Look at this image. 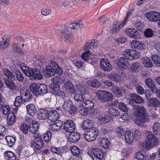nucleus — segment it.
Wrapping results in <instances>:
<instances>
[{
    "mask_svg": "<svg viewBox=\"0 0 160 160\" xmlns=\"http://www.w3.org/2000/svg\"><path fill=\"white\" fill-rule=\"evenodd\" d=\"M124 25L123 22H122L118 24V21H115L113 26L111 30V33H116L119 31L120 29L123 27Z\"/></svg>",
    "mask_w": 160,
    "mask_h": 160,
    "instance_id": "obj_24",
    "label": "nucleus"
},
{
    "mask_svg": "<svg viewBox=\"0 0 160 160\" xmlns=\"http://www.w3.org/2000/svg\"><path fill=\"white\" fill-rule=\"evenodd\" d=\"M108 112L110 114L114 116H118L120 115V112L119 111L113 108H108Z\"/></svg>",
    "mask_w": 160,
    "mask_h": 160,
    "instance_id": "obj_48",
    "label": "nucleus"
},
{
    "mask_svg": "<svg viewBox=\"0 0 160 160\" xmlns=\"http://www.w3.org/2000/svg\"><path fill=\"white\" fill-rule=\"evenodd\" d=\"M8 37V36H4L0 40V49L1 50H4L8 47L9 41Z\"/></svg>",
    "mask_w": 160,
    "mask_h": 160,
    "instance_id": "obj_22",
    "label": "nucleus"
},
{
    "mask_svg": "<svg viewBox=\"0 0 160 160\" xmlns=\"http://www.w3.org/2000/svg\"><path fill=\"white\" fill-rule=\"evenodd\" d=\"M8 145L11 147L15 143L16 140V137L14 136H8L5 137Z\"/></svg>",
    "mask_w": 160,
    "mask_h": 160,
    "instance_id": "obj_30",
    "label": "nucleus"
},
{
    "mask_svg": "<svg viewBox=\"0 0 160 160\" xmlns=\"http://www.w3.org/2000/svg\"><path fill=\"white\" fill-rule=\"evenodd\" d=\"M100 142L105 148L106 149L108 148L109 146V142L106 138H102Z\"/></svg>",
    "mask_w": 160,
    "mask_h": 160,
    "instance_id": "obj_58",
    "label": "nucleus"
},
{
    "mask_svg": "<svg viewBox=\"0 0 160 160\" xmlns=\"http://www.w3.org/2000/svg\"><path fill=\"white\" fill-rule=\"evenodd\" d=\"M13 80V79H8L6 78L4 79V82L6 88L11 90L15 89L17 87Z\"/></svg>",
    "mask_w": 160,
    "mask_h": 160,
    "instance_id": "obj_18",
    "label": "nucleus"
},
{
    "mask_svg": "<svg viewBox=\"0 0 160 160\" xmlns=\"http://www.w3.org/2000/svg\"><path fill=\"white\" fill-rule=\"evenodd\" d=\"M59 117V114L55 110H50L48 113V118L51 122H54L58 120L57 119Z\"/></svg>",
    "mask_w": 160,
    "mask_h": 160,
    "instance_id": "obj_20",
    "label": "nucleus"
},
{
    "mask_svg": "<svg viewBox=\"0 0 160 160\" xmlns=\"http://www.w3.org/2000/svg\"><path fill=\"white\" fill-rule=\"evenodd\" d=\"M23 98L21 96H17L15 98L14 104L16 106H20L23 101Z\"/></svg>",
    "mask_w": 160,
    "mask_h": 160,
    "instance_id": "obj_59",
    "label": "nucleus"
},
{
    "mask_svg": "<svg viewBox=\"0 0 160 160\" xmlns=\"http://www.w3.org/2000/svg\"><path fill=\"white\" fill-rule=\"evenodd\" d=\"M77 88L79 91L83 94H87L88 93V89L85 85L84 86L78 87Z\"/></svg>",
    "mask_w": 160,
    "mask_h": 160,
    "instance_id": "obj_54",
    "label": "nucleus"
},
{
    "mask_svg": "<svg viewBox=\"0 0 160 160\" xmlns=\"http://www.w3.org/2000/svg\"><path fill=\"white\" fill-rule=\"evenodd\" d=\"M146 85L151 88V91L152 90L155 91V88L156 89V86L154 82L150 78H148L145 80Z\"/></svg>",
    "mask_w": 160,
    "mask_h": 160,
    "instance_id": "obj_37",
    "label": "nucleus"
},
{
    "mask_svg": "<svg viewBox=\"0 0 160 160\" xmlns=\"http://www.w3.org/2000/svg\"><path fill=\"white\" fill-rule=\"evenodd\" d=\"M118 66L120 69H127L129 66L128 59L123 57L120 58L118 60Z\"/></svg>",
    "mask_w": 160,
    "mask_h": 160,
    "instance_id": "obj_12",
    "label": "nucleus"
},
{
    "mask_svg": "<svg viewBox=\"0 0 160 160\" xmlns=\"http://www.w3.org/2000/svg\"><path fill=\"white\" fill-rule=\"evenodd\" d=\"M144 34L146 38H152L154 36L153 32L150 28H147L144 32Z\"/></svg>",
    "mask_w": 160,
    "mask_h": 160,
    "instance_id": "obj_50",
    "label": "nucleus"
},
{
    "mask_svg": "<svg viewBox=\"0 0 160 160\" xmlns=\"http://www.w3.org/2000/svg\"><path fill=\"white\" fill-rule=\"evenodd\" d=\"M141 67V65L139 63L135 62L131 64L130 69L132 72H136L139 71Z\"/></svg>",
    "mask_w": 160,
    "mask_h": 160,
    "instance_id": "obj_35",
    "label": "nucleus"
},
{
    "mask_svg": "<svg viewBox=\"0 0 160 160\" xmlns=\"http://www.w3.org/2000/svg\"><path fill=\"white\" fill-rule=\"evenodd\" d=\"M13 51L14 53L22 54L23 53L22 50L20 48L18 44L14 43L12 46Z\"/></svg>",
    "mask_w": 160,
    "mask_h": 160,
    "instance_id": "obj_47",
    "label": "nucleus"
},
{
    "mask_svg": "<svg viewBox=\"0 0 160 160\" xmlns=\"http://www.w3.org/2000/svg\"><path fill=\"white\" fill-rule=\"evenodd\" d=\"M141 62L144 66L147 67H151L153 65L150 59L147 57L142 58Z\"/></svg>",
    "mask_w": 160,
    "mask_h": 160,
    "instance_id": "obj_40",
    "label": "nucleus"
},
{
    "mask_svg": "<svg viewBox=\"0 0 160 160\" xmlns=\"http://www.w3.org/2000/svg\"><path fill=\"white\" fill-rule=\"evenodd\" d=\"M108 78L113 81L117 82H119L121 79V76L115 72H112L108 75Z\"/></svg>",
    "mask_w": 160,
    "mask_h": 160,
    "instance_id": "obj_33",
    "label": "nucleus"
},
{
    "mask_svg": "<svg viewBox=\"0 0 160 160\" xmlns=\"http://www.w3.org/2000/svg\"><path fill=\"white\" fill-rule=\"evenodd\" d=\"M25 69L23 72L27 76L29 77L30 79L34 80L35 79L40 80L43 78V77L42 73L39 69L37 68H31L25 67Z\"/></svg>",
    "mask_w": 160,
    "mask_h": 160,
    "instance_id": "obj_2",
    "label": "nucleus"
},
{
    "mask_svg": "<svg viewBox=\"0 0 160 160\" xmlns=\"http://www.w3.org/2000/svg\"><path fill=\"white\" fill-rule=\"evenodd\" d=\"M127 35L131 38L136 39L139 35L138 31L133 28H129L126 30L125 31Z\"/></svg>",
    "mask_w": 160,
    "mask_h": 160,
    "instance_id": "obj_16",
    "label": "nucleus"
},
{
    "mask_svg": "<svg viewBox=\"0 0 160 160\" xmlns=\"http://www.w3.org/2000/svg\"><path fill=\"white\" fill-rule=\"evenodd\" d=\"M28 127L26 123H22L21 125L20 130L22 132L25 134H27L29 130Z\"/></svg>",
    "mask_w": 160,
    "mask_h": 160,
    "instance_id": "obj_57",
    "label": "nucleus"
},
{
    "mask_svg": "<svg viewBox=\"0 0 160 160\" xmlns=\"http://www.w3.org/2000/svg\"><path fill=\"white\" fill-rule=\"evenodd\" d=\"M3 73L7 78L8 79H13L15 80V77L14 75L13 72L12 73L11 71L7 68H3L2 69Z\"/></svg>",
    "mask_w": 160,
    "mask_h": 160,
    "instance_id": "obj_32",
    "label": "nucleus"
},
{
    "mask_svg": "<svg viewBox=\"0 0 160 160\" xmlns=\"http://www.w3.org/2000/svg\"><path fill=\"white\" fill-rule=\"evenodd\" d=\"M74 82L76 83V86L77 87L78 86H84L85 84V82L83 81V80L80 77L78 76L75 77L74 78Z\"/></svg>",
    "mask_w": 160,
    "mask_h": 160,
    "instance_id": "obj_46",
    "label": "nucleus"
},
{
    "mask_svg": "<svg viewBox=\"0 0 160 160\" xmlns=\"http://www.w3.org/2000/svg\"><path fill=\"white\" fill-rule=\"evenodd\" d=\"M63 87L66 89H68L71 94H74L76 92L73 84L69 81L65 82Z\"/></svg>",
    "mask_w": 160,
    "mask_h": 160,
    "instance_id": "obj_23",
    "label": "nucleus"
},
{
    "mask_svg": "<svg viewBox=\"0 0 160 160\" xmlns=\"http://www.w3.org/2000/svg\"><path fill=\"white\" fill-rule=\"evenodd\" d=\"M54 122L53 123L50 125V129L54 131H58L60 130L63 124V122L58 120Z\"/></svg>",
    "mask_w": 160,
    "mask_h": 160,
    "instance_id": "obj_17",
    "label": "nucleus"
},
{
    "mask_svg": "<svg viewBox=\"0 0 160 160\" xmlns=\"http://www.w3.org/2000/svg\"><path fill=\"white\" fill-rule=\"evenodd\" d=\"M160 124L159 122H156L154 123L152 126L153 132L156 135H158V133Z\"/></svg>",
    "mask_w": 160,
    "mask_h": 160,
    "instance_id": "obj_56",
    "label": "nucleus"
},
{
    "mask_svg": "<svg viewBox=\"0 0 160 160\" xmlns=\"http://www.w3.org/2000/svg\"><path fill=\"white\" fill-rule=\"evenodd\" d=\"M118 108L119 110L123 112H127L128 111L127 105L122 102L119 103Z\"/></svg>",
    "mask_w": 160,
    "mask_h": 160,
    "instance_id": "obj_52",
    "label": "nucleus"
},
{
    "mask_svg": "<svg viewBox=\"0 0 160 160\" xmlns=\"http://www.w3.org/2000/svg\"><path fill=\"white\" fill-rule=\"evenodd\" d=\"M14 75H15V79L20 82H23L24 80V77L23 74L19 70H16L13 71Z\"/></svg>",
    "mask_w": 160,
    "mask_h": 160,
    "instance_id": "obj_36",
    "label": "nucleus"
},
{
    "mask_svg": "<svg viewBox=\"0 0 160 160\" xmlns=\"http://www.w3.org/2000/svg\"><path fill=\"white\" fill-rule=\"evenodd\" d=\"M93 122L91 120L87 119L84 121L82 127L84 129H88V130L92 128Z\"/></svg>",
    "mask_w": 160,
    "mask_h": 160,
    "instance_id": "obj_38",
    "label": "nucleus"
},
{
    "mask_svg": "<svg viewBox=\"0 0 160 160\" xmlns=\"http://www.w3.org/2000/svg\"><path fill=\"white\" fill-rule=\"evenodd\" d=\"M29 127L30 131L34 134V136L35 134H38L37 132L39 128V125L38 122L32 121V123L30 124Z\"/></svg>",
    "mask_w": 160,
    "mask_h": 160,
    "instance_id": "obj_13",
    "label": "nucleus"
},
{
    "mask_svg": "<svg viewBox=\"0 0 160 160\" xmlns=\"http://www.w3.org/2000/svg\"><path fill=\"white\" fill-rule=\"evenodd\" d=\"M135 88L137 92L140 95L142 94L144 92V90L143 88L139 84L135 85Z\"/></svg>",
    "mask_w": 160,
    "mask_h": 160,
    "instance_id": "obj_63",
    "label": "nucleus"
},
{
    "mask_svg": "<svg viewBox=\"0 0 160 160\" xmlns=\"http://www.w3.org/2000/svg\"><path fill=\"white\" fill-rule=\"evenodd\" d=\"M152 59L156 66H159L160 64V57L157 55H153L152 56Z\"/></svg>",
    "mask_w": 160,
    "mask_h": 160,
    "instance_id": "obj_51",
    "label": "nucleus"
},
{
    "mask_svg": "<svg viewBox=\"0 0 160 160\" xmlns=\"http://www.w3.org/2000/svg\"><path fill=\"white\" fill-rule=\"evenodd\" d=\"M63 79L61 77L58 76L54 77L52 79V83L50 86L51 88L56 92L60 88L59 84L63 82Z\"/></svg>",
    "mask_w": 160,
    "mask_h": 160,
    "instance_id": "obj_9",
    "label": "nucleus"
},
{
    "mask_svg": "<svg viewBox=\"0 0 160 160\" xmlns=\"http://www.w3.org/2000/svg\"><path fill=\"white\" fill-rule=\"evenodd\" d=\"M101 68L105 72H109L112 69V66L110 62L106 59L102 58L100 60Z\"/></svg>",
    "mask_w": 160,
    "mask_h": 160,
    "instance_id": "obj_11",
    "label": "nucleus"
},
{
    "mask_svg": "<svg viewBox=\"0 0 160 160\" xmlns=\"http://www.w3.org/2000/svg\"><path fill=\"white\" fill-rule=\"evenodd\" d=\"M98 133V130L95 128L92 127L88 131H85L84 135L87 141L91 142L94 140L96 138Z\"/></svg>",
    "mask_w": 160,
    "mask_h": 160,
    "instance_id": "obj_4",
    "label": "nucleus"
},
{
    "mask_svg": "<svg viewBox=\"0 0 160 160\" xmlns=\"http://www.w3.org/2000/svg\"><path fill=\"white\" fill-rule=\"evenodd\" d=\"M71 151L74 155L77 157H78L80 154V149L75 146H73L72 147Z\"/></svg>",
    "mask_w": 160,
    "mask_h": 160,
    "instance_id": "obj_53",
    "label": "nucleus"
},
{
    "mask_svg": "<svg viewBox=\"0 0 160 160\" xmlns=\"http://www.w3.org/2000/svg\"><path fill=\"white\" fill-rule=\"evenodd\" d=\"M134 140L133 134L131 132L127 131L125 134V140L127 144H130L133 142Z\"/></svg>",
    "mask_w": 160,
    "mask_h": 160,
    "instance_id": "obj_28",
    "label": "nucleus"
},
{
    "mask_svg": "<svg viewBox=\"0 0 160 160\" xmlns=\"http://www.w3.org/2000/svg\"><path fill=\"white\" fill-rule=\"evenodd\" d=\"M2 105L1 107V110H2L3 114L6 115L8 114L9 111L10 110L9 106L4 103L3 100L2 101Z\"/></svg>",
    "mask_w": 160,
    "mask_h": 160,
    "instance_id": "obj_42",
    "label": "nucleus"
},
{
    "mask_svg": "<svg viewBox=\"0 0 160 160\" xmlns=\"http://www.w3.org/2000/svg\"><path fill=\"white\" fill-rule=\"evenodd\" d=\"M83 27V22L82 20H79L78 22H73L68 26V28H71L75 30H79Z\"/></svg>",
    "mask_w": 160,
    "mask_h": 160,
    "instance_id": "obj_15",
    "label": "nucleus"
},
{
    "mask_svg": "<svg viewBox=\"0 0 160 160\" xmlns=\"http://www.w3.org/2000/svg\"><path fill=\"white\" fill-rule=\"evenodd\" d=\"M160 102L156 99L151 98L150 101V105L154 107H158Z\"/></svg>",
    "mask_w": 160,
    "mask_h": 160,
    "instance_id": "obj_61",
    "label": "nucleus"
},
{
    "mask_svg": "<svg viewBox=\"0 0 160 160\" xmlns=\"http://www.w3.org/2000/svg\"><path fill=\"white\" fill-rule=\"evenodd\" d=\"M75 124L72 120H67L64 123L63 129L67 132H72L75 130Z\"/></svg>",
    "mask_w": 160,
    "mask_h": 160,
    "instance_id": "obj_10",
    "label": "nucleus"
},
{
    "mask_svg": "<svg viewBox=\"0 0 160 160\" xmlns=\"http://www.w3.org/2000/svg\"><path fill=\"white\" fill-rule=\"evenodd\" d=\"M145 141L146 147L148 148L157 146L158 143V139L156 138L152 132L149 131L148 132Z\"/></svg>",
    "mask_w": 160,
    "mask_h": 160,
    "instance_id": "obj_5",
    "label": "nucleus"
},
{
    "mask_svg": "<svg viewBox=\"0 0 160 160\" xmlns=\"http://www.w3.org/2000/svg\"><path fill=\"white\" fill-rule=\"evenodd\" d=\"M131 99L137 103H141L143 102L142 98L138 94L133 93L131 96Z\"/></svg>",
    "mask_w": 160,
    "mask_h": 160,
    "instance_id": "obj_34",
    "label": "nucleus"
},
{
    "mask_svg": "<svg viewBox=\"0 0 160 160\" xmlns=\"http://www.w3.org/2000/svg\"><path fill=\"white\" fill-rule=\"evenodd\" d=\"M5 158L7 160H18L15 154L11 151H5L4 154Z\"/></svg>",
    "mask_w": 160,
    "mask_h": 160,
    "instance_id": "obj_26",
    "label": "nucleus"
},
{
    "mask_svg": "<svg viewBox=\"0 0 160 160\" xmlns=\"http://www.w3.org/2000/svg\"><path fill=\"white\" fill-rule=\"evenodd\" d=\"M72 104V102L68 99L64 101L62 106V108L65 111L68 112Z\"/></svg>",
    "mask_w": 160,
    "mask_h": 160,
    "instance_id": "obj_39",
    "label": "nucleus"
},
{
    "mask_svg": "<svg viewBox=\"0 0 160 160\" xmlns=\"http://www.w3.org/2000/svg\"><path fill=\"white\" fill-rule=\"evenodd\" d=\"M34 140L31 143L32 147L38 150H41L43 147L44 142L41 135L39 134H35Z\"/></svg>",
    "mask_w": 160,
    "mask_h": 160,
    "instance_id": "obj_6",
    "label": "nucleus"
},
{
    "mask_svg": "<svg viewBox=\"0 0 160 160\" xmlns=\"http://www.w3.org/2000/svg\"><path fill=\"white\" fill-rule=\"evenodd\" d=\"M139 53L136 51H131V56L129 57L130 60L136 59L138 58L139 56Z\"/></svg>",
    "mask_w": 160,
    "mask_h": 160,
    "instance_id": "obj_60",
    "label": "nucleus"
},
{
    "mask_svg": "<svg viewBox=\"0 0 160 160\" xmlns=\"http://www.w3.org/2000/svg\"><path fill=\"white\" fill-rule=\"evenodd\" d=\"M21 95L25 102L30 101L32 97V95L31 92L28 90L21 92Z\"/></svg>",
    "mask_w": 160,
    "mask_h": 160,
    "instance_id": "obj_21",
    "label": "nucleus"
},
{
    "mask_svg": "<svg viewBox=\"0 0 160 160\" xmlns=\"http://www.w3.org/2000/svg\"><path fill=\"white\" fill-rule=\"evenodd\" d=\"M70 133L69 138L68 140V142L71 143H75L80 139V136L79 133L73 131Z\"/></svg>",
    "mask_w": 160,
    "mask_h": 160,
    "instance_id": "obj_14",
    "label": "nucleus"
},
{
    "mask_svg": "<svg viewBox=\"0 0 160 160\" xmlns=\"http://www.w3.org/2000/svg\"><path fill=\"white\" fill-rule=\"evenodd\" d=\"M85 96L84 95L80 93H76L74 97L75 101L77 102L82 101L84 100Z\"/></svg>",
    "mask_w": 160,
    "mask_h": 160,
    "instance_id": "obj_55",
    "label": "nucleus"
},
{
    "mask_svg": "<svg viewBox=\"0 0 160 160\" xmlns=\"http://www.w3.org/2000/svg\"><path fill=\"white\" fill-rule=\"evenodd\" d=\"M145 16L147 19L152 22H158L160 27V13L156 12H149L146 13Z\"/></svg>",
    "mask_w": 160,
    "mask_h": 160,
    "instance_id": "obj_7",
    "label": "nucleus"
},
{
    "mask_svg": "<svg viewBox=\"0 0 160 160\" xmlns=\"http://www.w3.org/2000/svg\"><path fill=\"white\" fill-rule=\"evenodd\" d=\"M48 91V89L46 85L43 84L39 85L38 94L40 95L43 94L47 93Z\"/></svg>",
    "mask_w": 160,
    "mask_h": 160,
    "instance_id": "obj_41",
    "label": "nucleus"
},
{
    "mask_svg": "<svg viewBox=\"0 0 160 160\" xmlns=\"http://www.w3.org/2000/svg\"><path fill=\"white\" fill-rule=\"evenodd\" d=\"M39 84L36 83L31 84L30 86V89L32 92L34 94L37 95L38 93Z\"/></svg>",
    "mask_w": 160,
    "mask_h": 160,
    "instance_id": "obj_43",
    "label": "nucleus"
},
{
    "mask_svg": "<svg viewBox=\"0 0 160 160\" xmlns=\"http://www.w3.org/2000/svg\"><path fill=\"white\" fill-rule=\"evenodd\" d=\"M112 92L116 95V97H119L122 94V90L117 86H113L112 89Z\"/></svg>",
    "mask_w": 160,
    "mask_h": 160,
    "instance_id": "obj_45",
    "label": "nucleus"
},
{
    "mask_svg": "<svg viewBox=\"0 0 160 160\" xmlns=\"http://www.w3.org/2000/svg\"><path fill=\"white\" fill-rule=\"evenodd\" d=\"M82 106H84L88 110H91L94 105L93 103L91 100H87L83 103Z\"/></svg>",
    "mask_w": 160,
    "mask_h": 160,
    "instance_id": "obj_44",
    "label": "nucleus"
},
{
    "mask_svg": "<svg viewBox=\"0 0 160 160\" xmlns=\"http://www.w3.org/2000/svg\"><path fill=\"white\" fill-rule=\"evenodd\" d=\"M130 45L132 48L136 50H139L142 49L144 44L142 42L134 40L132 41Z\"/></svg>",
    "mask_w": 160,
    "mask_h": 160,
    "instance_id": "obj_19",
    "label": "nucleus"
},
{
    "mask_svg": "<svg viewBox=\"0 0 160 160\" xmlns=\"http://www.w3.org/2000/svg\"><path fill=\"white\" fill-rule=\"evenodd\" d=\"M48 114L47 110L43 108L41 109L38 112V117L39 119L44 120L47 118Z\"/></svg>",
    "mask_w": 160,
    "mask_h": 160,
    "instance_id": "obj_27",
    "label": "nucleus"
},
{
    "mask_svg": "<svg viewBox=\"0 0 160 160\" xmlns=\"http://www.w3.org/2000/svg\"><path fill=\"white\" fill-rule=\"evenodd\" d=\"M26 108L28 112L31 116H34L37 111V109L35 105L33 104L27 105Z\"/></svg>",
    "mask_w": 160,
    "mask_h": 160,
    "instance_id": "obj_29",
    "label": "nucleus"
},
{
    "mask_svg": "<svg viewBox=\"0 0 160 160\" xmlns=\"http://www.w3.org/2000/svg\"><path fill=\"white\" fill-rule=\"evenodd\" d=\"M88 154L93 160H102L104 156L103 153L97 148H93L92 151L88 152Z\"/></svg>",
    "mask_w": 160,
    "mask_h": 160,
    "instance_id": "obj_8",
    "label": "nucleus"
},
{
    "mask_svg": "<svg viewBox=\"0 0 160 160\" xmlns=\"http://www.w3.org/2000/svg\"><path fill=\"white\" fill-rule=\"evenodd\" d=\"M46 77H50L55 75L56 73V70L51 66H47L46 67Z\"/></svg>",
    "mask_w": 160,
    "mask_h": 160,
    "instance_id": "obj_31",
    "label": "nucleus"
},
{
    "mask_svg": "<svg viewBox=\"0 0 160 160\" xmlns=\"http://www.w3.org/2000/svg\"><path fill=\"white\" fill-rule=\"evenodd\" d=\"M89 110L87 109L84 106H81L80 107L79 112L83 116H86L88 115Z\"/></svg>",
    "mask_w": 160,
    "mask_h": 160,
    "instance_id": "obj_62",
    "label": "nucleus"
},
{
    "mask_svg": "<svg viewBox=\"0 0 160 160\" xmlns=\"http://www.w3.org/2000/svg\"><path fill=\"white\" fill-rule=\"evenodd\" d=\"M98 99L103 102H108L113 99L112 94L106 91L100 90L96 92Z\"/></svg>",
    "mask_w": 160,
    "mask_h": 160,
    "instance_id": "obj_3",
    "label": "nucleus"
},
{
    "mask_svg": "<svg viewBox=\"0 0 160 160\" xmlns=\"http://www.w3.org/2000/svg\"><path fill=\"white\" fill-rule=\"evenodd\" d=\"M88 84L89 86L94 88H97L100 85V83L97 79L88 81Z\"/></svg>",
    "mask_w": 160,
    "mask_h": 160,
    "instance_id": "obj_49",
    "label": "nucleus"
},
{
    "mask_svg": "<svg viewBox=\"0 0 160 160\" xmlns=\"http://www.w3.org/2000/svg\"><path fill=\"white\" fill-rule=\"evenodd\" d=\"M134 110L136 115L138 117L135 121V123L139 126L142 124L148 122L149 121L148 118L146 116V110L143 106H134Z\"/></svg>",
    "mask_w": 160,
    "mask_h": 160,
    "instance_id": "obj_1",
    "label": "nucleus"
},
{
    "mask_svg": "<svg viewBox=\"0 0 160 160\" xmlns=\"http://www.w3.org/2000/svg\"><path fill=\"white\" fill-rule=\"evenodd\" d=\"M52 137V134L50 131H47L43 135V138L45 142H48L50 141Z\"/></svg>",
    "mask_w": 160,
    "mask_h": 160,
    "instance_id": "obj_64",
    "label": "nucleus"
},
{
    "mask_svg": "<svg viewBox=\"0 0 160 160\" xmlns=\"http://www.w3.org/2000/svg\"><path fill=\"white\" fill-rule=\"evenodd\" d=\"M16 119V117L15 113L13 112L9 113L7 118L8 124L10 126L12 125L15 122Z\"/></svg>",
    "mask_w": 160,
    "mask_h": 160,
    "instance_id": "obj_25",
    "label": "nucleus"
}]
</instances>
